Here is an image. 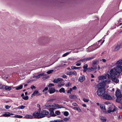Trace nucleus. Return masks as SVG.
Wrapping results in <instances>:
<instances>
[{
	"instance_id": "obj_62",
	"label": "nucleus",
	"mask_w": 122,
	"mask_h": 122,
	"mask_svg": "<svg viewBox=\"0 0 122 122\" xmlns=\"http://www.w3.org/2000/svg\"><path fill=\"white\" fill-rule=\"evenodd\" d=\"M76 86H74L72 87V89L74 90H76Z\"/></svg>"
},
{
	"instance_id": "obj_43",
	"label": "nucleus",
	"mask_w": 122,
	"mask_h": 122,
	"mask_svg": "<svg viewBox=\"0 0 122 122\" xmlns=\"http://www.w3.org/2000/svg\"><path fill=\"white\" fill-rule=\"evenodd\" d=\"M88 67V65L87 64H85L83 66V68L84 69H86L88 68H87Z\"/></svg>"
},
{
	"instance_id": "obj_22",
	"label": "nucleus",
	"mask_w": 122,
	"mask_h": 122,
	"mask_svg": "<svg viewBox=\"0 0 122 122\" xmlns=\"http://www.w3.org/2000/svg\"><path fill=\"white\" fill-rule=\"evenodd\" d=\"M105 106L104 104H101L100 106V108L103 111L106 110Z\"/></svg>"
},
{
	"instance_id": "obj_61",
	"label": "nucleus",
	"mask_w": 122,
	"mask_h": 122,
	"mask_svg": "<svg viewBox=\"0 0 122 122\" xmlns=\"http://www.w3.org/2000/svg\"><path fill=\"white\" fill-rule=\"evenodd\" d=\"M101 61H102L104 62H106V59H102V60H100Z\"/></svg>"
},
{
	"instance_id": "obj_64",
	"label": "nucleus",
	"mask_w": 122,
	"mask_h": 122,
	"mask_svg": "<svg viewBox=\"0 0 122 122\" xmlns=\"http://www.w3.org/2000/svg\"><path fill=\"white\" fill-rule=\"evenodd\" d=\"M62 77L63 78H66V77H67V76L65 75H62Z\"/></svg>"
},
{
	"instance_id": "obj_63",
	"label": "nucleus",
	"mask_w": 122,
	"mask_h": 122,
	"mask_svg": "<svg viewBox=\"0 0 122 122\" xmlns=\"http://www.w3.org/2000/svg\"><path fill=\"white\" fill-rule=\"evenodd\" d=\"M10 107L8 105L6 106L5 107V108L7 109H9Z\"/></svg>"
},
{
	"instance_id": "obj_39",
	"label": "nucleus",
	"mask_w": 122,
	"mask_h": 122,
	"mask_svg": "<svg viewBox=\"0 0 122 122\" xmlns=\"http://www.w3.org/2000/svg\"><path fill=\"white\" fill-rule=\"evenodd\" d=\"M116 63L117 64L122 65V59L120 60L117 61V62Z\"/></svg>"
},
{
	"instance_id": "obj_42",
	"label": "nucleus",
	"mask_w": 122,
	"mask_h": 122,
	"mask_svg": "<svg viewBox=\"0 0 122 122\" xmlns=\"http://www.w3.org/2000/svg\"><path fill=\"white\" fill-rule=\"evenodd\" d=\"M92 69L94 71L96 70L97 69V67L96 66V65H93L92 66Z\"/></svg>"
},
{
	"instance_id": "obj_9",
	"label": "nucleus",
	"mask_w": 122,
	"mask_h": 122,
	"mask_svg": "<svg viewBox=\"0 0 122 122\" xmlns=\"http://www.w3.org/2000/svg\"><path fill=\"white\" fill-rule=\"evenodd\" d=\"M106 86L105 83L103 82L101 83H99L97 85V86L98 89H100L102 88H105V87Z\"/></svg>"
},
{
	"instance_id": "obj_31",
	"label": "nucleus",
	"mask_w": 122,
	"mask_h": 122,
	"mask_svg": "<svg viewBox=\"0 0 122 122\" xmlns=\"http://www.w3.org/2000/svg\"><path fill=\"white\" fill-rule=\"evenodd\" d=\"M9 112H7L5 113V114L3 115L2 116L5 117H8L9 116Z\"/></svg>"
},
{
	"instance_id": "obj_15",
	"label": "nucleus",
	"mask_w": 122,
	"mask_h": 122,
	"mask_svg": "<svg viewBox=\"0 0 122 122\" xmlns=\"http://www.w3.org/2000/svg\"><path fill=\"white\" fill-rule=\"evenodd\" d=\"M44 73H41L39 74L38 75H35L33 76V77L36 79H38L40 78L41 76H42Z\"/></svg>"
},
{
	"instance_id": "obj_17",
	"label": "nucleus",
	"mask_w": 122,
	"mask_h": 122,
	"mask_svg": "<svg viewBox=\"0 0 122 122\" xmlns=\"http://www.w3.org/2000/svg\"><path fill=\"white\" fill-rule=\"evenodd\" d=\"M44 106L46 107H54L53 104L51 103H47Z\"/></svg>"
},
{
	"instance_id": "obj_24",
	"label": "nucleus",
	"mask_w": 122,
	"mask_h": 122,
	"mask_svg": "<svg viewBox=\"0 0 122 122\" xmlns=\"http://www.w3.org/2000/svg\"><path fill=\"white\" fill-rule=\"evenodd\" d=\"M69 98L71 99H75L77 98L76 96L75 95H70Z\"/></svg>"
},
{
	"instance_id": "obj_20",
	"label": "nucleus",
	"mask_w": 122,
	"mask_h": 122,
	"mask_svg": "<svg viewBox=\"0 0 122 122\" xmlns=\"http://www.w3.org/2000/svg\"><path fill=\"white\" fill-rule=\"evenodd\" d=\"M62 79L61 78H57L55 79L53 81L54 83H57L59 82L60 81H62Z\"/></svg>"
},
{
	"instance_id": "obj_58",
	"label": "nucleus",
	"mask_w": 122,
	"mask_h": 122,
	"mask_svg": "<svg viewBox=\"0 0 122 122\" xmlns=\"http://www.w3.org/2000/svg\"><path fill=\"white\" fill-rule=\"evenodd\" d=\"M68 59L71 61H73L75 59L74 58L71 57L69 58Z\"/></svg>"
},
{
	"instance_id": "obj_27",
	"label": "nucleus",
	"mask_w": 122,
	"mask_h": 122,
	"mask_svg": "<svg viewBox=\"0 0 122 122\" xmlns=\"http://www.w3.org/2000/svg\"><path fill=\"white\" fill-rule=\"evenodd\" d=\"M59 92L60 93H64L65 92V90L64 88L62 87L60 89Z\"/></svg>"
},
{
	"instance_id": "obj_59",
	"label": "nucleus",
	"mask_w": 122,
	"mask_h": 122,
	"mask_svg": "<svg viewBox=\"0 0 122 122\" xmlns=\"http://www.w3.org/2000/svg\"><path fill=\"white\" fill-rule=\"evenodd\" d=\"M31 88L32 89H35L36 88V87L33 85H32L31 86Z\"/></svg>"
},
{
	"instance_id": "obj_40",
	"label": "nucleus",
	"mask_w": 122,
	"mask_h": 122,
	"mask_svg": "<svg viewBox=\"0 0 122 122\" xmlns=\"http://www.w3.org/2000/svg\"><path fill=\"white\" fill-rule=\"evenodd\" d=\"M25 107V106L23 105H21L19 106L18 107H17V108L18 109H22L24 108Z\"/></svg>"
},
{
	"instance_id": "obj_13",
	"label": "nucleus",
	"mask_w": 122,
	"mask_h": 122,
	"mask_svg": "<svg viewBox=\"0 0 122 122\" xmlns=\"http://www.w3.org/2000/svg\"><path fill=\"white\" fill-rule=\"evenodd\" d=\"M117 97L116 101L118 102L122 103V95Z\"/></svg>"
},
{
	"instance_id": "obj_35",
	"label": "nucleus",
	"mask_w": 122,
	"mask_h": 122,
	"mask_svg": "<svg viewBox=\"0 0 122 122\" xmlns=\"http://www.w3.org/2000/svg\"><path fill=\"white\" fill-rule=\"evenodd\" d=\"M39 92L37 90H35L33 92V93L32 95H33L34 96H35L36 94H38V93Z\"/></svg>"
},
{
	"instance_id": "obj_45",
	"label": "nucleus",
	"mask_w": 122,
	"mask_h": 122,
	"mask_svg": "<svg viewBox=\"0 0 122 122\" xmlns=\"http://www.w3.org/2000/svg\"><path fill=\"white\" fill-rule=\"evenodd\" d=\"M69 114L68 112L67 111H66L64 112V115L66 116H68Z\"/></svg>"
},
{
	"instance_id": "obj_55",
	"label": "nucleus",
	"mask_w": 122,
	"mask_h": 122,
	"mask_svg": "<svg viewBox=\"0 0 122 122\" xmlns=\"http://www.w3.org/2000/svg\"><path fill=\"white\" fill-rule=\"evenodd\" d=\"M72 105L74 106H78V104L74 102L72 104Z\"/></svg>"
},
{
	"instance_id": "obj_44",
	"label": "nucleus",
	"mask_w": 122,
	"mask_h": 122,
	"mask_svg": "<svg viewBox=\"0 0 122 122\" xmlns=\"http://www.w3.org/2000/svg\"><path fill=\"white\" fill-rule=\"evenodd\" d=\"M22 98L24 100H27L28 99L29 97L28 96H26L22 97Z\"/></svg>"
},
{
	"instance_id": "obj_4",
	"label": "nucleus",
	"mask_w": 122,
	"mask_h": 122,
	"mask_svg": "<svg viewBox=\"0 0 122 122\" xmlns=\"http://www.w3.org/2000/svg\"><path fill=\"white\" fill-rule=\"evenodd\" d=\"M108 110H107V112L109 113L111 112H114L116 110V107L113 105H111L108 108Z\"/></svg>"
},
{
	"instance_id": "obj_37",
	"label": "nucleus",
	"mask_w": 122,
	"mask_h": 122,
	"mask_svg": "<svg viewBox=\"0 0 122 122\" xmlns=\"http://www.w3.org/2000/svg\"><path fill=\"white\" fill-rule=\"evenodd\" d=\"M92 68V67L90 68H88L87 69V72H91L92 71H94L93 70Z\"/></svg>"
},
{
	"instance_id": "obj_57",
	"label": "nucleus",
	"mask_w": 122,
	"mask_h": 122,
	"mask_svg": "<svg viewBox=\"0 0 122 122\" xmlns=\"http://www.w3.org/2000/svg\"><path fill=\"white\" fill-rule=\"evenodd\" d=\"M54 86V85L52 83H50L48 86V87H50L51 86Z\"/></svg>"
},
{
	"instance_id": "obj_60",
	"label": "nucleus",
	"mask_w": 122,
	"mask_h": 122,
	"mask_svg": "<svg viewBox=\"0 0 122 122\" xmlns=\"http://www.w3.org/2000/svg\"><path fill=\"white\" fill-rule=\"evenodd\" d=\"M48 90V87H45V88H44V89L43 90V92H44V91H47Z\"/></svg>"
},
{
	"instance_id": "obj_48",
	"label": "nucleus",
	"mask_w": 122,
	"mask_h": 122,
	"mask_svg": "<svg viewBox=\"0 0 122 122\" xmlns=\"http://www.w3.org/2000/svg\"><path fill=\"white\" fill-rule=\"evenodd\" d=\"M70 52H67L66 53H65L63 54L62 55L63 57H65L67 55H68L69 53Z\"/></svg>"
},
{
	"instance_id": "obj_50",
	"label": "nucleus",
	"mask_w": 122,
	"mask_h": 122,
	"mask_svg": "<svg viewBox=\"0 0 122 122\" xmlns=\"http://www.w3.org/2000/svg\"><path fill=\"white\" fill-rule=\"evenodd\" d=\"M83 100L84 102H87L89 101V100L88 99L84 98L83 99Z\"/></svg>"
},
{
	"instance_id": "obj_47",
	"label": "nucleus",
	"mask_w": 122,
	"mask_h": 122,
	"mask_svg": "<svg viewBox=\"0 0 122 122\" xmlns=\"http://www.w3.org/2000/svg\"><path fill=\"white\" fill-rule=\"evenodd\" d=\"M53 71V70H49L47 72V73L48 74H50L51 73H52Z\"/></svg>"
},
{
	"instance_id": "obj_38",
	"label": "nucleus",
	"mask_w": 122,
	"mask_h": 122,
	"mask_svg": "<svg viewBox=\"0 0 122 122\" xmlns=\"http://www.w3.org/2000/svg\"><path fill=\"white\" fill-rule=\"evenodd\" d=\"M12 117H15L21 118H22V116H20V115H15L14 116H12Z\"/></svg>"
},
{
	"instance_id": "obj_5",
	"label": "nucleus",
	"mask_w": 122,
	"mask_h": 122,
	"mask_svg": "<svg viewBox=\"0 0 122 122\" xmlns=\"http://www.w3.org/2000/svg\"><path fill=\"white\" fill-rule=\"evenodd\" d=\"M110 77L109 78H111L112 80L116 83H117L119 82V80L116 78L115 75H116L113 74L112 75H111V73H110Z\"/></svg>"
},
{
	"instance_id": "obj_10",
	"label": "nucleus",
	"mask_w": 122,
	"mask_h": 122,
	"mask_svg": "<svg viewBox=\"0 0 122 122\" xmlns=\"http://www.w3.org/2000/svg\"><path fill=\"white\" fill-rule=\"evenodd\" d=\"M56 108H51L49 109V110L50 112V115L52 117H55L56 115L54 113L53 110H55Z\"/></svg>"
},
{
	"instance_id": "obj_28",
	"label": "nucleus",
	"mask_w": 122,
	"mask_h": 122,
	"mask_svg": "<svg viewBox=\"0 0 122 122\" xmlns=\"http://www.w3.org/2000/svg\"><path fill=\"white\" fill-rule=\"evenodd\" d=\"M109 79L110 78H109L108 79H107V80H103V81L104 83H105V84L106 83H109L111 82V80Z\"/></svg>"
},
{
	"instance_id": "obj_26",
	"label": "nucleus",
	"mask_w": 122,
	"mask_h": 122,
	"mask_svg": "<svg viewBox=\"0 0 122 122\" xmlns=\"http://www.w3.org/2000/svg\"><path fill=\"white\" fill-rule=\"evenodd\" d=\"M86 58H84L83 59H81L79 60L78 61V62H84L85 61H86Z\"/></svg>"
},
{
	"instance_id": "obj_6",
	"label": "nucleus",
	"mask_w": 122,
	"mask_h": 122,
	"mask_svg": "<svg viewBox=\"0 0 122 122\" xmlns=\"http://www.w3.org/2000/svg\"><path fill=\"white\" fill-rule=\"evenodd\" d=\"M34 118H41V114L37 112H34L33 114Z\"/></svg>"
},
{
	"instance_id": "obj_1",
	"label": "nucleus",
	"mask_w": 122,
	"mask_h": 122,
	"mask_svg": "<svg viewBox=\"0 0 122 122\" xmlns=\"http://www.w3.org/2000/svg\"><path fill=\"white\" fill-rule=\"evenodd\" d=\"M110 73H111V75H112L113 74H114L118 76L121 73L120 66H117L116 67H114V69H111L110 71Z\"/></svg>"
},
{
	"instance_id": "obj_32",
	"label": "nucleus",
	"mask_w": 122,
	"mask_h": 122,
	"mask_svg": "<svg viewBox=\"0 0 122 122\" xmlns=\"http://www.w3.org/2000/svg\"><path fill=\"white\" fill-rule=\"evenodd\" d=\"M97 60H95L93 61L92 63V66L97 65Z\"/></svg>"
},
{
	"instance_id": "obj_19",
	"label": "nucleus",
	"mask_w": 122,
	"mask_h": 122,
	"mask_svg": "<svg viewBox=\"0 0 122 122\" xmlns=\"http://www.w3.org/2000/svg\"><path fill=\"white\" fill-rule=\"evenodd\" d=\"M25 118L27 119H32L33 118V117L30 115L27 114L25 116Z\"/></svg>"
},
{
	"instance_id": "obj_18",
	"label": "nucleus",
	"mask_w": 122,
	"mask_h": 122,
	"mask_svg": "<svg viewBox=\"0 0 122 122\" xmlns=\"http://www.w3.org/2000/svg\"><path fill=\"white\" fill-rule=\"evenodd\" d=\"M48 91L51 94L55 92V89L53 88H49Z\"/></svg>"
},
{
	"instance_id": "obj_25",
	"label": "nucleus",
	"mask_w": 122,
	"mask_h": 122,
	"mask_svg": "<svg viewBox=\"0 0 122 122\" xmlns=\"http://www.w3.org/2000/svg\"><path fill=\"white\" fill-rule=\"evenodd\" d=\"M43 76L42 77V79L43 80H45L49 77V76L46 74H44V73Z\"/></svg>"
},
{
	"instance_id": "obj_34",
	"label": "nucleus",
	"mask_w": 122,
	"mask_h": 122,
	"mask_svg": "<svg viewBox=\"0 0 122 122\" xmlns=\"http://www.w3.org/2000/svg\"><path fill=\"white\" fill-rule=\"evenodd\" d=\"M23 87V85H20L19 86H17L16 88V90H19V89H22Z\"/></svg>"
},
{
	"instance_id": "obj_33",
	"label": "nucleus",
	"mask_w": 122,
	"mask_h": 122,
	"mask_svg": "<svg viewBox=\"0 0 122 122\" xmlns=\"http://www.w3.org/2000/svg\"><path fill=\"white\" fill-rule=\"evenodd\" d=\"M64 83L63 82L58 83V87H61L64 85Z\"/></svg>"
},
{
	"instance_id": "obj_52",
	"label": "nucleus",
	"mask_w": 122,
	"mask_h": 122,
	"mask_svg": "<svg viewBox=\"0 0 122 122\" xmlns=\"http://www.w3.org/2000/svg\"><path fill=\"white\" fill-rule=\"evenodd\" d=\"M70 119V117H68L67 118H65L64 119V121H68Z\"/></svg>"
},
{
	"instance_id": "obj_36",
	"label": "nucleus",
	"mask_w": 122,
	"mask_h": 122,
	"mask_svg": "<svg viewBox=\"0 0 122 122\" xmlns=\"http://www.w3.org/2000/svg\"><path fill=\"white\" fill-rule=\"evenodd\" d=\"M94 57L93 56H92L91 57H87V58H86V61H89L90 60H91V59H93L94 58Z\"/></svg>"
},
{
	"instance_id": "obj_46",
	"label": "nucleus",
	"mask_w": 122,
	"mask_h": 122,
	"mask_svg": "<svg viewBox=\"0 0 122 122\" xmlns=\"http://www.w3.org/2000/svg\"><path fill=\"white\" fill-rule=\"evenodd\" d=\"M120 48V46L119 45L117 46L115 49V50L116 51L118 50Z\"/></svg>"
},
{
	"instance_id": "obj_41",
	"label": "nucleus",
	"mask_w": 122,
	"mask_h": 122,
	"mask_svg": "<svg viewBox=\"0 0 122 122\" xmlns=\"http://www.w3.org/2000/svg\"><path fill=\"white\" fill-rule=\"evenodd\" d=\"M76 66H79L81 65V62H78V61H76Z\"/></svg>"
},
{
	"instance_id": "obj_23",
	"label": "nucleus",
	"mask_w": 122,
	"mask_h": 122,
	"mask_svg": "<svg viewBox=\"0 0 122 122\" xmlns=\"http://www.w3.org/2000/svg\"><path fill=\"white\" fill-rule=\"evenodd\" d=\"M81 67H77L74 66H72L71 67V68L72 69L74 70V69H78L80 70L81 68Z\"/></svg>"
},
{
	"instance_id": "obj_2",
	"label": "nucleus",
	"mask_w": 122,
	"mask_h": 122,
	"mask_svg": "<svg viewBox=\"0 0 122 122\" xmlns=\"http://www.w3.org/2000/svg\"><path fill=\"white\" fill-rule=\"evenodd\" d=\"M105 90V88L98 89L97 92V95L99 96H103L106 93Z\"/></svg>"
},
{
	"instance_id": "obj_21",
	"label": "nucleus",
	"mask_w": 122,
	"mask_h": 122,
	"mask_svg": "<svg viewBox=\"0 0 122 122\" xmlns=\"http://www.w3.org/2000/svg\"><path fill=\"white\" fill-rule=\"evenodd\" d=\"M100 119L103 122H105L106 121V118L102 116H100Z\"/></svg>"
},
{
	"instance_id": "obj_7",
	"label": "nucleus",
	"mask_w": 122,
	"mask_h": 122,
	"mask_svg": "<svg viewBox=\"0 0 122 122\" xmlns=\"http://www.w3.org/2000/svg\"><path fill=\"white\" fill-rule=\"evenodd\" d=\"M103 99H105L108 100H110L112 99V97L109 95L106 92L105 94L103 96Z\"/></svg>"
},
{
	"instance_id": "obj_54",
	"label": "nucleus",
	"mask_w": 122,
	"mask_h": 122,
	"mask_svg": "<svg viewBox=\"0 0 122 122\" xmlns=\"http://www.w3.org/2000/svg\"><path fill=\"white\" fill-rule=\"evenodd\" d=\"M72 91V89L71 88H70V90H68L67 91V93H71V91Z\"/></svg>"
},
{
	"instance_id": "obj_11",
	"label": "nucleus",
	"mask_w": 122,
	"mask_h": 122,
	"mask_svg": "<svg viewBox=\"0 0 122 122\" xmlns=\"http://www.w3.org/2000/svg\"><path fill=\"white\" fill-rule=\"evenodd\" d=\"M66 74L69 76H71L72 75L76 76L77 75L76 72L75 71H73V72L70 71V72H67L66 73Z\"/></svg>"
},
{
	"instance_id": "obj_3",
	"label": "nucleus",
	"mask_w": 122,
	"mask_h": 122,
	"mask_svg": "<svg viewBox=\"0 0 122 122\" xmlns=\"http://www.w3.org/2000/svg\"><path fill=\"white\" fill-rule=\"evenodd\" d=\"M110 77V75L109 74H106L104 75L98 77V79L100 80H102V82H103V80L104 79H107V78H109Z\"/></svg>"
},
{
	"instance_id": "obj_30",
	"label": "nucleus",
	"mask_w": 122,
	"mask_h": 122,
	"mask_svg": "<svg viewBox=\"0 0 122 122\" xmlns=\"http://www.w3.org/2000/svg\"><path fill=\"white\" fill-rule=\"evenodd\" d=\"M73 109L74 110H77L78 112H80L81 111V110L79 107H74Z\"/></svg>"
},
{
	"instance_id": "obj_16",
	"label": "nucleus",
	"mask_w": 122,
	"mask_h": 122,
	"mask_svg": "<svg viewBox=\"0 0 122 122\" xmlns=\"http://www.w3.org/2000/svg\"><path fill=\"white\" fill-rule=\"evenodd\" d=\"M85 79V76L84 75H82L80 77L79 79V80L81 82H82Z\"/></svg>"
},
{
	"instance_id": "obj_12",
	"label": "nucleus",
	"mask_w": 122,
	"mask_h": 122,
	"mask_svg": "<svg viewBox=\"0 0 122 122\" xmlns=\"http://www.w3.org/2000/svg\"><path fill=\"white\" fill-rule=\"evenodd\" d=\"M53 105L54 106V107H56L57 109L65 108V107L62 105H59L58 104L55 103H53Z\"/></svg>"
},
{
	"instance_id": "obj_51",
	"label": "nucleus",
	"mask_w": 122,
	"mask_h": 122,
	"mask_svg": "<svg viewBox=\"0 0 122 122\" xmlns=\"http://www.w3.org/2000/svg\"><path fill=\"white\" fill-rule=\"evenodd\" d=\"M71 85V83L70 82H67V83H66V87H68Z\"/></svg>"
},
{
	"instance_id": "obj_29",
	"label": "nucleus",
	"mask_w": 122,
	"mask_h": 122,
	"mask_svg": "<svg viewBox=\"0 0 122 122\" xmlns=\"http://www.w3.org/2000/svg\"><path fill=\"white\" fill-rule=\"evenodd\" d=\"M5 89L8 91H10L11 89V88L10 86H6L5 87Z\"/></svg>"
},
{
	"instance_id": "obj_53",
	"label": "nucleus",
	"mask_w": 122,
	"mask_h": 122,
	"mask_svg": "<svg viewBox=\"0 0 122 122\" xmlns=\"http://www.w3.org/2000/svg\"><path fill=\"white\" fill-rule=\"evenodd\" d=\"M56 100V99H50L48 100V102H52L53 101L55 100Z\"/></svg>"
},
{
	"instance_id": "obj_8",
	"label": "nucleus",
	"mask_w": 122,
	"mask_h": 122,
	"mask_svg": "<svg viewBox=\"0 0 122 122\" xmlns=\"http://www.w3.org/2000/svg\"><path fill=\"white\" fill-rule=\"evenodd\" d=\"M49 114V112L46 110L42 111L41 113V118L44 117L46 115H47Z\"/></svg>"
},
{
	"instance_id": "obj_14",
	"label": "nucleus",
	"mask_w": 122,
	"mask_h": 122,
	"mask_svg": "<svg viewBox=\"0 0 122 122\" xmlns=\"http://www.w3.org/2000/svg\"><path fill=\"white\" fill-rule=\"evenodd\" d=\"M116 96L117 97L122 95L121 94V92L120 89H117V91L116 92Z\"/></svg>"
},
{
	"instance_id": "obj_56",
	"label": "nucleus",
	"mask_w": 122,
	"mask_h": 122,
	"mask_svg": "<svg viewBox=\"0 0 122 122\" xmlns=\"http://www.w3.org/2000/svg\"><path fill=\"white\" fill-rule=\"evenodd\" d=\"M57 122H64L63 120H56Z\"/></svg>"
},
{
	"instance_id": "obj_49",
	"label": "nucleus",
	"mask_w": 122,
	"mask_h": 122,
	"mask_svg": "<svg viewBox=\"0 0 122 122\" xmlns=\"http://www.w3.org/2000/svg\"><path fill=\"white\" fill-rule=\"evenodd\" d=\"M55 114L57 115H60V112L58 111H56L55 112Z\"/></svg>"
}]
</instances>
